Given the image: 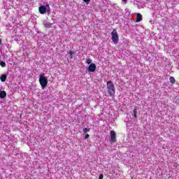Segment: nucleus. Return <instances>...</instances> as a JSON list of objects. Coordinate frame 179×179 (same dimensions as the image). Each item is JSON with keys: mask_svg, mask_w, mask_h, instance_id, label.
I'll use <instances>...</instances> for the list:
<instances>
[{"mask_svg": "<svg viewBox=\"0 0 179 179\" xmlns=\"http://www.w3.org/2000/svg\"><path fill=\"white\" fill-rule=\"evenodd\" d=\"M106 90L109 96H114V94H115V86H114L113 81L109 80L107 82Z\"/></svg>", "mask_w": 179, "mask_h": 179, "instance_id": "obj_1", "label": "nucleus"}, {"mask_svg": "<svg viewBox=\"0 0 179 179\" xmlns=\"http://www.w3.org/2000/svg\"><path fill=\"white\" fill-rule=\"evenodd\" d=\"M39 83L42 87H47V85H48V80L47 79V77L40 76Z\"/></svg>", "mask_w": 179, "mask_h": 179, "instance_id": "obj_2", "label": "nucleus"}, {"mask_svg": "<svg viewBox=\"0 0 179 179\" xmlns=\"http://www.w3.org/2000/svg\"><path fill=\"white\" fill-rule=\"evenodd\" d=\"M112 36V41L114 43V44H117L118 43V40L120 37L118 36V33L117 32V29H113L111 32Z\"/></svg>", "mask_w": 179, "mask_h": 179, "instance_id": "obj_3", "label": "nucleus"}, {"mask_svg": "<svg viewBox=\"0 0 179 179\" xmlns=\"http://www.w3.org/2000/svg\"><path fill=\"white\" fill-rule=\"evenodd\" d=\"M110 142H113V143H115L117 142V134L114 131H110Z\"/></svg>", "mask_w": 179, "mask_h": 179, "instance_id": "obj_4", "label": "nucleus"}, {"mask_svg": "<svg viewBox=\"0 0 179 179\" xmlns=\"http://www.w3.org/2000/svg\"><path fill=\"white\" fill-rule=\"evenodd\" d=\"M96 64L91 63L87 69V71H88L89 72H96Z\"/></svg>", "mask_w": 179, "mask_h": 179, "instance_id": "obj_5", "label": "nucleus"}, {"mask_svg": "<svg viewBox=\"0 0 179 179\" xmlns=\"http://www.w3.org/2000/svg\"><path fill=\"white\" fill-rule=\"evenodd\" d=\"M38 10L41 15H44V13L47 12V8L45 7V6H41L38 8Z\"/></svg>", "mask_w": 179, "mask_h": 179, "instance_id": "obj_6", "label": "nucleus"}, {"mask_svg": "<svg viewBox=\"0 0 179 179\" xmlns=\"http://www.w3.org/2000/svg\"><path fill=\"white\" fill-rule=\"evenodd\" d=\"M142 19H143V17H142V15H141V13H138L136 18V22L139 23V22H142Z\"/></svg>", "mask_w": 179, "mask_h": 179, "instance_id": "obj_7", "label": "nucleus"}, {"mask_svg": "<svg viewBox=\"0 0 179 179\" xmlns=\"http://www.w3.org/2000/svg\"><path fill=\"white\" fill-rule=\"evenodd\" d=\"M6 97V92L0 91V99H5Z\"/></svg>", "mask_w": 179, "mask_h": 179, "instance_id": "obj_8", "label": "nucleus"}, {"mask_svg": "<svg viewBox=\"0 0 179 179\" xmlns=\"http://www.w3.org/2000/svg\"><path fill=\"white\" fill-rule=\"evenodd\" d=\"M6 78H7L6 74H3L0 77V80H1V82H6Z\"/></svg>", "mask_w": 179, "mask_h": 179, "instance_id": "obj_9", "label": "nucleus"}, {"mask_svg": "<svg viewBox=\"0 0 179 179\" xmlns=\"http://www.w3.org/2000/svg\"><path fill=\"white\" fill-rule=\"evenodd\" d=\"M43 26H45L47 29H50V28L52 27V25H51L50 24V22H45L43 24Z\"/></svg>", "mask_w": 179, "mask_h": 179, "instance_id": "obj_10", "label": "nucleus"}, {"mask_svg": "<svg viewBox=\"0 0 179 179\" xmlns=\"http://www.w3.org/2000/svg\"><path fill=\"white\" fill-rule=\"evenodd\" d=\"M138 113V110L136 108H134L133 110V117H134V118H136V117H138V115H136Z\"/></svg>", "mask_w": 179, "mask_h": 179, "instance_id": "obj_11", "label": "nucleus"}, {"mask_svg": "<svg viewBox=\"0 0 179 179\" xmlns=\"http://www.w3.org/2000/svg\"><path fill=\"white\" fill-rule=\"evenodd\" d=\"M169 81H170L171 83L174 84V83H176V78H174V77H170L169 78Z\"/></svg>", "mask_w": 179, "mask_h": 179, "instance_id": "obj_12", "label": "nucleus"}, {"mask_svg": "<svg viewBox=\"0 0 179 179\" xmlns=\"http://www.w3.org/2000/svg\"><path fill=\"white\" fill-rule=\"evenodd\" d=\"M0 65L2 68H5V66H6V63H5V62H1Z\"/></svg>", "mask_w": 179, "mask_h": 179, "instance_id": "obj_13", "label": "nucleus"}, {"mask_svg": "<svg viewBox=\"0 0 179 179\" xmlns=\"http://www.w3.org/2000/svg\"><path fill=\"white\" fill-rule=\"evenodd\" d=\"M86 64H88V65L92 64V59L90 58H87L86 59Z\"/></svg>", "mask_w": 179, "mask_h": 179, "instance_id": "obj_14", "label": "nucleus"}, {"mask_svg": "<svg viewBox=\"0 0 179 179\" xmlns=\"http://www.w3.org/2000/svg\"><path fill=\"white\" fill-rule=\"evenodd\" d=\"M83 131L84 134H87V132H89V131H90V129L84 128L83 129Z\"/></svg>", "mask_w": 179, "mask_h": 179, "instance_id": "obj_15", "label": "nucleus"}, {"mask_svg": "<svg viewBox=\"0 0 179 179\" xmlns=\"http://www.w3.org/2000/svg\"><path fill=\"white\" fill-rule=\"evenodd\" d=\"M69 55H71V57H72V55H73V54H75V52H73V51H70L69 52Z\"/></svg>", "mask_w": 179, "mask_h": 179, "instance_id": "obj_16", "label": "nucleus"}, {"mask_svg": "<svg viewBox=\"0 0 179 179\" xmlns=\"http://www.w3.org/2000/svg\"><path fill=\"white\" fill-rule=\"evenodd\" d=\"M90 136L89 134H86L85 138V139H89Z\"/></svg>", "mask_w": 179, "mask_h": 179, "instance_id": "obj_17", "label": "nucleus"}, {"mask_svg": "<svg viewBox=\"0 0 179 179\" xmlns=\"http://www.w3.org/2000/svg\"><path fill=\"white\" fill-rule=\"evenodd\" d=\"M85 2V3H87V5H88V3H90V0H83Z\"/></svg>", "mask_w": 179, "mask_h": 179, "instance_id": "obj_18", "label": "nucleus"}, {"mask_svg": "<svg viewBox=\"0 0 179 179\" xmlns=\"http://www.w3.org/2000/svg\"><path fill=\"white\" fill-rule=\"evenodd\" d=\"M103 178H104V175L103 174L99 175V179H103Z\"/></svg>", "mask_w": 179, "mask_h": 179, "instance_id": "obj_19", "label": "nucleus"}, {"mask_svg": "<svg viewBox=\"0 0 179 179\" xmlns=\"http://www.w3.org/2000/svg\"><path fill=\"white\" fill-rule=\"evenodd\" d=\"M127 1L128 0H122V1L124 2V3H127Z\"/></svg>", "mask_w": 179, "mask_h": 179, "instance_id": "obj_20", "label": "nucleus"}, {"mask_svg": "<svg viewBox=\"0 0 179 179\" xmlns=\"http://www.w3.org/2000/svg\"><path fill=\"white\" fill-rule=\"evenodd\" d=\"M0 44H1V40H0Z\"/></svg>", "mask_w": 179, "mask_h": 179, "instance_id": "obj_21", "label": "nucleus"}]
</instances>
